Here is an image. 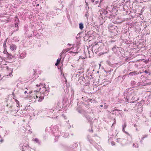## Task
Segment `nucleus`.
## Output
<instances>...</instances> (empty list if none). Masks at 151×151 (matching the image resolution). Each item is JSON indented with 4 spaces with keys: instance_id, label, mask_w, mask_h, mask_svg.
<instances>
[{
    "instance_id": "nucleus-1",
    "label": "nucleus",
    "mask_w": 151,
    "mask_h": 151,
    "mask_svg": "<svg viewBox=\"0 0 151 151\" xmlns=\"http://www.w3.org/2000/svg\"><path fill=\"white\" fill-rule=\"evenodd\" d=\"M31 98L35 99L34 102L36 101L41 102L44 99V97L41 95L40 92L39 91H34L32 93L31 96Z\"/></svg>"
},
{
    "instance_id": "nucleus-2",
    "label": "nucleus",
    "mask_w": 151,
    "mask_h": 151,
    "mask_svg": "<svg viewBox=\"0 0 151 151\" xmlns=\"http://www.w3.org/2000/svg\"><path fill=\"white\" fill-rule=\"evenodd\" d=\"M13 70L11 68H9L7 66L6 70V75L8 76H11Z\"/></svg>"
},
{
    "instance_id": "nucleus-3",
    "label": "nucleus",
    "mask_w": 151,
    "mask_h": 151,
    "mask_svg": "<svg viewBox=\"0 0 151 151\" xmlns=\"http://www.w3.org/2000/svg\"><path fill=\"white\" fill-rule=\"evenodd\" d=\"M16 46L14 44H12L10 46V49L12 50H16Z\"/></svg>"
},
{
    "instance_id": "nucleus-4",
    "label": "nucleus",
    "mask_w": 151,
    "mask_h": 151,
    "mask_svg": "<svg viewBox=\"0 0 151 151\" xmlns=\"http://www.w3.org/2000/svg\"><path fill=\"white\" fill-rule=\"evenodd\" d=\"M60 61H61V58L59 59H58L57 60V62L55 64V65L56 66H57L60 63Z\"/></svg>"
},
{
    "instance_id": "nucleus-5",
    "label": "nucleus",
    "mask_w": 151,
    "mask_h": 151,
    "mask_svg": "<svg viewBox=\"0 0 151 151\" xmlns=\"http://www.w3.org/2000/svg\"><path fill=\"white\" fill-rule=\"evenodd\" d=\"M79 28L80 29H82L83 28V24L82 23H81L79 24Z\"/></svg>"
},
{
    "instance_id": "nucleus-6",
    "label": "nucleus",
    "mask_w": 151,
    "mask_h": 151,
    "mask_svg": "<svg viewBox=\"0 0 151 151\" xmlns=\"http://www.w3.org/2000/svg\"><path fill=\"white\" fill-rule=\"evenodd\" d=\"M6 40L4 41V44H3V47L5 49L6 48Z\"/></svg>"
},
{
    "instance_id": "nucleus-7",
    "label": "nucleus",
    "mask_w": 151,
    "mask_h": 151,
    "mask_svg": "<svg viewBox=\"0 0 151 151\" xmlns=\"http://www.w3.org/2000/svg\"><path fill=\"white\" fill-rule=\"evenodd\" d=\"M127 125L125 123H124V124L123 125L122 127H123V131H124V129L126 127Z\"/></svg>"
},
{
    "instance_id": "nucleus-8",
    "label": "nucleus",
    "mask_w": 151,
    "mask_h": 151,
    "mask_svg": "<svg viewBox=\"0 0 151 151\" xmlns=\"http://www.w3.org/2000/svg\"><path fill=\"white\" fill-rule=\"evenodd\" d=\"M129 75L132 76L134 75H135V72H131L130 73H129Z\"/></svg>"
},
{
    "instance_id": "nucleus-9",
    "label": "nucleus",
    "mask_w": 151,
    "mask_h": 151,
    "mask_svg": "<svg viewBox=\"0 0 151 151\" xmlns=\"http://www.w3.org/2000/svg\"><path fill=\"white\" fill-rule=\"evenodd\" d=\"M151 85V82L146 83L144 84L143 86H147Z\"/></svg>"
},
{
    "instance_id": "nucleus-10",
    "label": "nucleus",
    "mask_w": 151,
    "mask_h": 151,
    "mask_svg": "<svg viewBox=\"0 0 151 151\" xmlns=\"http://www.w3.org/2000/svg\"><path fill=\"white\" fill-rule=\"evenodd\" d=\"M147 137V135H143L142 137V140H143L145 138H146Z\"/></svg>"
},
{
    "instance_id": "nucleus-11",
    "label": "nucleus",
    "mask_w": 151,
    "mask_h": 151,
    "mask_svg": "<svg viewBox=\"0 0 151 151\" xmlns=\"http://www.w3.org/2000/svg\"><path fill=\"white\" fill-rule=\"evenodd\" d=\"M145 80H142V81L143 82H146V80H148V79L146 77H145Z\"/></svg>"
},
{
    "instance_id": "nucleus-12",
    "label": "nucleus",
    "mask_w": 151,
    "mask_h": 151,
    "mask_svg": "<svg viewBox=\"0 0 151 151\" xmlns=\"http://www.w3.org/2000/svg\"><path fill=\"white\" fill-rule=\"evenodd\" d=\"M15 101L16 103L19 106V101L16 99H15Z\"/></svg>"
},
{
    "instance_id": "nucleus-13",
    "label": "nucleus",
    "mask_w": 151,
    "mask_h": 151,
    "mask_svg": "<svg viewBox=\"0 0 151 151\" xmlns=\"http://www.w3.org/2000/svg\"><path fill=\"white\" fill-rule=\"evenodd\" d=\"M36 73L35 71L34 70V69H33L32 72V74L34 75L35 73Z\"/></svg>"
},
{
    "instance_id": "nucleus-14",
    "label": "nucleus",
    "mask_w": 151,
    "mask_h": 151,
    "mask_svg": "<svg viewBox=\"0 0 151 151\" xmlns=\"http://www.w3.org/2000/svg\"><path fill=\"white\" fill-rule=\"evenodd\" d=\"M4 141V139H1L0 140V142L2 143Z\"/></svg>"
},
{
    "instance_id": "nucleus-15",
    "label": "nucleus",
    "mask_w": 151,
    "mask_h": 151,
    "mask_svg": "<svg viewBox=\"0 0 151 151\" xmlns=\"http://www.w3.org/2000/svg\"><path fill=\"white\" fill-rule=\"evenodd\" d=\"M40 85H42V88H43L45 90H46V88L45 86H43L42 84H40Z\"/></svg>"
},
{
    "instance_id": "nucleus-16",
    "label": "nucleus",
    "mask_w": 151,
    "mask_h": 151,
    "mask_svg": "<svg viewBox=\"0 0 151 151\" xmlns=\"http://www.w3.org/2000/svg\"><path fill=\"white\" fill-rule=\"evenodd\" d=\"M144 72L146 73H148V72L147 71V70H145L144 71Z\"/></svg>"
},
{
    "instance_id": "nucleus-17",
    "label": "nucleus",
    "mask_w": 151,
    "mask_h": 151,
    "mask_svg": "<svg viewBox=\"0 0 151 151\" xmlns=\"http://www.w3.org/2000/svg\"><path fill=\"white\" fill-rule=\"evenodd\" d=\"M27 91H25L24 92V93L25 94H26V93H27Z\"/></svg>"
},
{
    "instance_id": "nucleus-18",
    "label": "nucleus",
    "mask_w": 151,
    "mask_h": 151,
    "mask_svg": "<svg viewBox=\"0 0 151 151\" xmlns=\"http://www.w3.org/2000/svg\"><path fill=\"white\" fill-rule=\"evenodd\" d=\"M91 1L92 2H93L94 1V0H91Z\"/></svg>"
},
{
    "instance_id": "nucleus-19",
    "label": "nucleus",
    "mask_w": 151,
    "mask_h": 151,
    "mask_svg": "<svg viewBox=\"0 0 151 151\" xmlns=\"http://www.w3.org/2000/svg\"><path fill=\"white\" fill-rule=\"evenodd\" d=\"M100 106H101V107H102L103 106V105H100Z\"/></svg>"
},
{
    "instance_id": "nucleus-20",
    "label": "nucleus",
    "mask_w": 151,
    "mask_h": 151,
    "mask_svg": "<svg viewBox=\"0 0 151 151\" xmlns=\"http://www.w3.org/2000/svg\"><path fill=\"white\" fill-rule=\"evenodd\" d=\"M65 82H66V83H67V80H66V78H65Z\"/></svg>"
},
{
    "instance_id": "nucleus-21",
    "label": "nucleus",
    "mask_w": 151,
    "mask_h": 151,
    "mask_svg": "<svg viewBox=\"0 0 151 151\" xmlns=\"http://www.w3.org/2000/svg\"><path fill=\"white\" fill-rule=\"evenodd\" d=\"M35 141H36V140H37V139H35Z\"/></svg>"
},
{
    "instance_id": "nucleus-22",
    "label": "nucleus",
    "mask_w": 151,
    "mask_h": 151,
    "mask_svg": "<svg viewBox=\"0 0 151 151\" xmlns=\"http://www.w3.org/2000/svg\"><path fill=\"white\" fill-rule=\"evenodd\" d=\"M63 52L65 51V50H63Z\"/></svg>"
},
{
    "instance_id": "nucleus-23",
    "label": "nucleus",
    "mask_w": 151,
    "mask_h": 151,
    "mask_svg": "<svg viewBox=\"0 0 151 151\" xmlns=\"http://www.w3.org/2000/svg\"><path fill=\"white\" fill-rule=\"evenodd\" d=\"M1 137V135H0V138Z\"/></svg>"
},
{
    "instance_id": "nucleus-24",
    "label": "nucleus",
    "mask_w": 151,
    "mask_h": 151,
    "mask_svg": "<svg viewBox=\"0 0 151 151\" xmlns=\"http://www.w3.org/2000/svg\"><path fill=\"white\" fill-rule=\"evenodd\" d=\"M37 87H38V85H37Z\"/></svg>"
}]
</instances>
